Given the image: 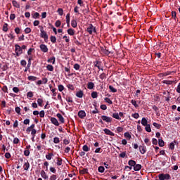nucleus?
<instances>
[{
  "mask_svg": "<svg viewBox=\"0 0 180 180\" xmlns=\"http://www.w3.org/2000/svg\"><path fill=\"white\" fill-rule=\"evenodd\" d=\"M39 27L41 32V37L44 39L46 43H47V41L49 40V35L47 34V32L44 31L43 26H39Z\"/></svg>",
  "mask_w": 180,
  "mask_h": 180,
  "instance_id": "1",
  "label": "nucleus"
},
{
  "mask_svg": "<svg viewBox=\"0 0 180 180\" xmlns=\"http://www.w3.org/2000/svg\"><path fill=\"white\" fill-rule=\"evenodd\" d=\"M15 58L16 57H19L20 55L23 54V50L19 44H16L15 45Z\"/></svg>",
  "mask_w": 180,
  "mask_h": 180,
  "instance_id": "2",
  "label": "nucleus"
},
{
  "mask_svg": "<svg viewBox=\"0 0 180 180\" xmlns=\"http://www.w3.org/2000/svg\"><path fill=\"white\" fill-rule=\"evenodd\" d=\"M103 122H105V123H112V117L106 115H102L101 119L99 120V123L103 124Z\"/></svg>",
  "mask_w": 180,
  "mask_h": 180,
  "instance_id": "3",
  "label": "nucleus"
},
{
  "mask_svg": "<svg viewBox=\"0 0 180 180\" xmlns=\"http://www.w3.org/2000/svg\"><path fill=\"white\" fill-rule=\"evenodd\" d=\"M86 32H88L90 34H94V33H96V27H94L92 24H89Z\"/></svg>",
  "mask_w": 180,
  "mask_h": 180,
  "instance_id": "4",
  "label": "nucleus"
},
{
  "mask_svg": "<svg viewBox=\"0 0 180 180\" xmlns=\"http://www.w3.org/2000/svg\"><path fill=\"white\" fill-rule=\"evenodd\" d=\"M158 178L160 180H169L171 179V175L169 174H160Z\"/></svg>",
  "mask_w": 180,
  "mask_h": 180,
  "instance_id": "5",
  "label": "nucleus"
},
{
  "mask_svg": "<svg viewBox=\"0 0 180 180\" xmlns=\"http://www.w3.org/2000/svg\"><path fill=\"white\" fill-rule=\"evenodd\" d=\"M39 49L42 53H49V48L47 47V45L41 44L39 45Z\"/></svg>",
  "mask_w": 180,
  "mask_h": 180,
  "instance_id": "6",
  "label": "nucleus"
},
{
  "mask_svg": "<svg viewBox=\"0 0 180 180\" xmlns=\"http://www.w3.org/2000/svg\"><path fill=\"white\" fill-rule=\"evenodd\" d=\"M77 116H79V119H84L86 117V112L84 110H79L77 113Z\"/></svg>",
  "mask_w": 180,
  "mask_h": 180,
  "instance_id": "7",
  "label": "nucleus"
},
{
  "mask_svg": "<svg viewBox=\"0 0 180 180\" xmlns=\"http://www.w3.org/2000/svg\"><path fill=\"white\" fill-rule=\"evenodd\" d=\"M50 120L52 124H54L55 126H60V123L58 122V120H56V117H51Z\"/></svg>",
  "mask_w": 180,
  "mask_h": 180,
  "instance_id": "8",
  "label": "nucleus"
},
{
  "mask_svg": "<svg viewBox=\"0 0 180 180\" xmlns=\"http://www.w3.org/2000/svg\"><path fill=\"white\" fill-rule=\"evenodd\" d=\"M103 131L105 134H107L108 136H115V133H113L112 131H110L108 129H104Z\"/></svg>",
  "mask_w": 180,
  "mask_h": 180,
  "instance_id": "9",
  "label": "nucleus"
},
{
  "mask_svg": "<svg viewBox=\"0 0 180 180\" xmlns=\"http://www.w3.org/2000/svg\"><path fill=\"white\" fill-rule=\"evenodd\" d=\"M24 171H29V168H30V164L29 161H26L23 165Z\"/></svg>",
  "mask_w": 180,
  "mask_h": 180,
  "instance_id": "10",
  "label": "nucleus"
},
{
  "mask_svg": "<svg viewBox=\"0 0 180 180\" xmlns=\"http://www.w3.org/2000/svg\"><path fill=\"white\" fill-rule=\"evenodd\" d=\"M139 151H140L141 154H146V153L147 151V148L146 146H140Z\"/></svg>",
  "mask_w": 180,
  "mask_h": 180,
  "instance_id": "11",
  "label": "nucleus"
},
{
  "mask_svg": "<svg viewBox=\"0 0 180 180\" xmlns=\"http://www.w3.org/2000/svg\"><path fill=\"white\" fill-rule=\"evenodd\" d=\"M59 122H60V123H64L65 121L64 120V117H63V115L60 113H58L56 115Z\"/></svg>",
  "mask_w": 180,
  "mask_h": 180,
  "instance_id": "12",
  "label": "nucleus"
},
{
  "mask_svg": "<svg viewBox=\"0 0 180 180\" xmlns=\"http://www.w3.org/2000/svg\"><path fill=\"white\" fill-rule=\"evenodd\" d=\"M87 88L88 89H94V88H95V84L92 82H88Z\"/></svg>",
  "mask_w": 180,
  "mask_h": 180,
  "instance_id": "13",
  "label": "nucleus"
},
{
  "mask_svg": "<svg viewBox=\"0 0 180 180\" xmlns=\"http://www.w3.org/2000/svg\"><path fill=\"white\" fill-rule=\"evenodd\" d=\"M12 4L14 6V8H18V9H19V8H20V4H19V3H18V1H16V0H13Z\"/></svg>",
  "mask_w": 180,
  "mask_h": 180,
  "instance_id": "14",
  "label": "nucleus"
},
{
  "mask_svg": "<svg viewBox=\"0 0 180 180\" xmlns=\"http://www.w3.org/2000/svg\"><path fill=\"white\" fill-rule=\"evenodd\" d=\"M76 96L77 98H82L84 96V91L80 90L76 93Z\"/></svg>",
  "mask_w": 180,
  "mask_h": 180,
  "instance_id": "15",
  "label": "nucleus"
},
{
  "mask_svg": "<svg viewBox=\"0 0 180 180\" xmlns=\"http://www.w3.org/2000/svg\"><path fill=\"white\" fill-rule=\"evenodd\" d=\"M175 82L174 81L172 80H164L162 81V84H166V85H172Z\"/></svg>",
  "mask_w": 180,
  "mask_h": 180,
  "instance_id": "16",
  "label": "nucleus"
},
{
  "mask_svg": "<svg viewBox=\"0 0 180 180\" xmlns=\"http://www.w3.org/2000/svg\"><path fill=\"white\" fill-rule=\"evenodd\" d=\"M56 165H58V167H60V166L63 165V159L62 158H57Z\"/></svg>",
  "mask_w": 180,
  "mask_h": 180,
  "instance_id": "17",
  "label": "nucleus"
},
{
  "mask_svg": "<svg viewBox=\"0 0 180 180\" xmlns=\"http://www.w3.org/2000/svg\"><path fill=\"white\" fill-rule=\"evenodd\" d=\"M140 169H141V165L136 164L135 166H134V170L140 171Z\"/></svg>",
  "mask_w": 180,
  "mask_h": 180,
  "instance_id": "18",
  "label": "nucleus"
},
{
  "mask_svg": "<svg viewBox=\"0 0 180 180\" xmlns=\"http://www.w3.org/2000/svg\"><path fill=\"white\" fill-rule=\"evenodd\" d=\"M112 117L114 119H117V120H120V117L119 116V113L117 112H113L112 115Z\"/></svg>",
  "mask_w": 180,
  "mask_h": 180,
  "instance_id": "19",
  "label": "nucleus"
},
{
  "mask_svg": "<svg viewBox=\"0 0 180 180\" xmlns=\"http://www.w3.org/2000/svg\"><path fill=\"white\" fill-rule=\"evenodd\" d=\"M128 165H129V167H135L136 165V161L133 160H130L128 162Z\"/></svg>",
  "mask_w": 180,
  "mask_h": 180,
  "instance_id": "20",
  "label": "nucleus"
},
{
  "mask_svg": "<svg viewBox=\"0 0 180 180\" xmlns=\"http://www.w3.org/2000/svg\"><path fill=\"white\" fill-rule=\"evenodd\" d=\"M148 121H147V119L146 117H143L141 120V124L143 126H147L148 124Z\"/></svg>",
  "mask_w": 180,
  "mask_h": 180,
  "instance_id": "21",
  "label": "nucleus"
},
{
  "mask_svg": "<svg viewBox=\"0 0 180 180\" xmlns=\"http://www.w3.org/2000/svg\"><path fill=\"white\" fill-rule=\"evenodd\" d=\"M48 63H52V64H56V57H51L49 59H48Z\"/></svg>",
  "mask_w": 180,
  "mask_h": 180,
  "instance_id": "22",
  "label": "nucleus"
},
{
  "mask_svg": "<svg viewBox=\"0 0 180 180\" xmlns=\"http://www.w3.org/2000/svg\"><path fill=\"white\" fill-rule=\"evenodd\" d=\"M145 130L146 131H148V133H151V125L150 124H148V125H145Z\"/></svg>",
  "mask_w": 180,
  "mask_h": 180,
  "instance_id": "23",
  "label": "nucleus"
},
{
  "mask_svg": "<svg viewBox=\"0 0 180 180\" xmlns=\"http://www.w3.org/2000/svg\"><path fill=\"white\" fill-rule=\"evenodd\" d=\"M54 155V154H53V153H49L47 155H46V160H51V158H53V156Z\"/></svg>",
  "mask_w": 180,
  "mask_h": 180,
  "instance_id": "24",
  "label": "nucleus"
},
{
  "mask_svg": "<svg viewBox=\"0 0 180 180\" xmlns=\"http://www.w3.org/2000/svg\"><path fill=\"white\" fill-rule=\"evenodd\" d=\"M41 176L44 178V179H47V178H49V176H47V175L46 174V172H44V170L41 171Z\"/></svg>",
  "mask_w": 180,
  "mask_h": 180,
  "instance_id": "25",
  "label": "nucleus"
},
{
  "mask_svg": "<svg viewBox=\"0 0 180 180\" xmlns=\"http://www.w3.org/2000/svg\"><path fill=\"white\" fill-rule=\"evenodd\" d=\"M68 33L70 34V36H74V34H75V31H74L73 29L70 28L68 30Z\"/></svg>",
  "mask_w": 180,
  "mask_h": 180,
  "instance_id": "26",
  "label": "nucleus"
},
{
  "mask_svg": "<svg viewBox=\"0 0 180 180\" xmlns=\"http://www.w3.org/2000/svg\"><path fill=\"white\" fill-rule=\"evenodd\" d=\"M50 40H51V43H53V44L57 42V38L56 37V36L51 35L50 37Z\"/></svg>",
  "mask_w": 180,
  "mask_h": 180,
  "instance_id": "27",
  "label": "nucleus"
},
{
  "mask_svg": "<svg viewBox=\"0 0 180 180\" xmlns=\"http://www.w3.org/2000/svg\"><path fill=\"white\" fill-rule=\"evenodd\" d=\"M98 171L101 174H103V172H105V167L103 166H99L98 168Z\"/></svg>",
  "mask_w": 180,
  "mask_h": 180,
  "instance_id": "28",
  "label": "nucleus"
},
{
  "mask_svg": "<svg viewBox=\"0 0 180 180\" xmlns=\"http://www.w3.org/2000/svg\"><path fill=\"white\" fill-rule=\"evenodd\" d=\"M28 81H37V77L35 76H29L27 77Z\"/></svg>",
  "mask_w": 180,
  "mask_h": 180,
  "instance_id": "29",
  "label": "nucleus"
},
{
  "mask_svg": "<svg viewBox=\"0 0 180 180\" xmlns=\"http://www.w3.org/2000/svg\"><path fill=\"white\" fill-rule=\"evenodd\" d=\"M104 101H105V102H106L107 103H109V105H113V101H112L110 100V98H108V97H105V98H104Z\"/></svg>",
  "mask_w": 180,
  "mask_h": 180,
  "instance_id": "30",
  "label": "nucleus"
},
{
  "mask_svg": "<svg viewBox=\"0 0 180 180\" xmlns=\"http://www.w3.org/2000/svg\"><path fill=\"white\" fill-rule=\"evenodd\" d=\"M166 102H169V99H171V95L169 94V91H167V94L165 96Z\"/></svg>",
  "mask_w": 180,
  "mask_h": 180,
  "instance_id": "31",
  "label": "nucleus"
},
{
  "mask_svg": "<svg viewBox=\"0 0 180 180\" xmlns=\"http://www.w3.org/2000/svg\"><path fill=\"white\" fill-rule=\"evenodd\" d=\"M71 26H72V27H74V28L77 27V20H72L71 21Z\"/></svg>",
  "mask_w": 180,
  "mask_h": 180,
  "instance_id": "32",
  "label": "nucleus"
},
{
  "mask_svg": "<svg viewBox=\"0 0 180 180\" xmlns=\"http://www.w3.org/2000/svg\"><path fill=\"white\" fill-rule=\"evenodd\" d=\"M91 98H93V99H96V98H98V92L93 91L91 93Z\"/></svg>",
  "mask_w": 180,
  "mask_h": 180,
  "instance_id": "33",
  "label": "nucleus"
},
{
  "mask_svg": "<svg viewBox=\"0 0 180 180\" xmlns=\"http://www.w3.org/2000/svg\"><path fill=\"white\" fill-rule=\"evenodd\" d=\"M109 89H110V92H113V93L117 92V89H115L113 87V86H112V85L109 86Z\"/></svg>",
  "mask_w": 180,
  "mask_h": 180,
  "instance_id": "34",
  "label": "nucleus"
},
{
  "mask_svg": "<svg viewBox=\"0 0 180 180\" xmlns=\"http://www.w3.org/2000/svg\"><path fill=\"white\" fill-rule=\"evenodd\" d=\"M7 36H8V39H11V40H15V35H13L12 32L10 34H7Z\"/></svg>",
  "mask_w": 180,
  "mask_h": 180,
  "instance_id": "35",
  "label": "nucleus"
},
{
  "mask_svg": "<svg viewBox=\"0 0 180 180\" xmlns=\"http://www.w3.org/2000/svg\"><path fill=\"white\" fill-rule=\"evenodd\" d=\"M2 30H3V32H8V23H4V25H3Z\"/></svg>",
  "mask_w": 180,
  "mask_h": 180,
  "instance_id": "36",
  "label": "nucleus"
},
{
  "mask_svg": "<svg viewBox=\"0 0 180 180\" xmlns=\"http://www.w3.org/2000/svg\"><path fill=\"white\" fill-rule=\"evenodd\" d=\"M124 136L126 139H128L129 140H130V139H131V135H130V133H129V132H125L124 134Z\"/></svg>",
  "mask_w": 180,
  "mask_h": 180,
  "instance_id": "37",
  "label": "nucleus"
},
{
  "mask_svg": "<svg viewBox=\"0 0 180 180\" xmlns=\"http://www.w3.org/2000/svg\"><path fill=\"white\" fill-rule=\"evenodd\" d=\"M158 144L160 147H164V140H162V139H159Z\"/></svg>",
  "mask_w": 180,
  "mask_h": 180,
  "instance_id": "38",
  "label": "nucleus"
},
{
  "mask_svg": "<svg viewBox=\"0 0 180 180\" xmlns=\"http://www.w3.org/2000/svg\"><path fill=\"white\" fill-rule=\"evenodd\" d=\"M82 150H83V151L86 153V152L89 151L90 148L86 145H84L82 147Z\"/></svg>",
  "mask_w": 180,
  "mask_h": 180,
  "instance_id": "39",
  "label": "nucleus"
},
{
  "mask_svg": "<svg viewBox=\"0 0 180 180\" xmlns=\"http://www.w3.org/2000/svg\"><path fill=\"white\" fill-rule=\"evenodd\" d=\"M46 69L48 70V71H54V67H53V65H48L46 66Z\"/></svg>",
  "mask_w": 180,
  "mask_h": 180,
  "instance_id": "40",
  "label": "nucleus"
},
{
  "mask_svg": "<svg viewBox=\"0 0 180 180\" xmlns=\"http://www.w3.org/2000/svg\"><path fill=\"white\" fill-rule=\"evenodd\" d=\"M57 12L58 15H60V16H63V15H64V11L63 10V8H58Z\"/></svg>",
  "mask_w": 180,
  "mask_h": 180,
  "instance_id": "41",
  "label": "nucleus"
},
{
  "mask_svg": "<svg viewBox=\"0 0 180 180\" xmlns=\"http://www.w3.org/2000/svg\"><path fill=\"white\" fill-rule=\"evenodd\" d=\"M24 155H25V157H29V155H30V150L25 149Z\"/></svg>",
  "mask_w": 180,
  "mask_h": 180,
  "instance_id": "42",
  "label": "nucleus"
},
{
  "mask_svg": "<svg viewBox=\"0 0 180 180\" xmlns=\"http://www.w3.org/2000/svg\"><path fill=\"white\" fill-rule=\"evenodd\" d=\"M154 127H155L156 129H161V124H158L157 122H153V123Z\"/></svg>",
  "mask_w": 180,
  "mask_h": 180,
  "instance_id": "43",
  "label": "nucleus"
},
{
  "mask_svg": "<svg viewBox=\"0 0 180 180\" xmlns=\"http://www.w3.org/2000/svg\"><path fill=\"white\" fill-rule=\"evenodd\" d=\"M39 16H40V13L36 12L32 15V18L34 19H39Z\"/></svg>",
  "mask_w": 180,
  "mask_h": 180,
  "instance_id": "44",
  "label": "nucleus"
},
{
  "mask_svg": "<svg viewBox=\"0 0 180 180\" xmlns=\"http://www.w3.org/2000/svg\"><path fill=\"white\" fill-rule=\"evenodd\" d=\"M73 68L76 70V71H78L79 68H81V66L79 65V64L76 63L74 65Z\"/></svg>",
  "mask_w": 180,
  "mask_h": 180,
  "instance_id": "45",
  "label": "nucleus"
},
{
  "mask_svg": "<svg viewBox=\"0 0 180 180\" xmlns=\"http://www.w3.org/2000/svg\"><path fill=\"white\" fill-rule=\"evenodd\" d=\"M37 103H38L39 106H41V107L43 106V99L38 98Z\"/></svg>",
  "mask_w": 180,
  "mask_h": 180,
  "instance_id": "46",
  "label": "nucleus"
},
{
  "mask_svg": "<svg viewBox=\"0 0 180 180\" xmlns=\"http://www.w3.org/2000/svg\"><path fill=\"white\" fill-rule=\"evenodd\" d=\"M55 26L56 27H60V26H61V21L60 20H56Z\"/></svg>",
  "mask_w": 180,
  "mask_h": 180,
  "instance_id": "47",
  "label": "nucleus"
},
{
  "mask_svg": "<svg viewBox=\"0 0 180 180\" xmlns=\"http://www.w3.org/2000/svg\"><path fill=\"white\" fill-rule=\"evenodd\" d=\"M169 147L170 150H174L175 149V143H174V142L170 143Z\"/></svg>",
  "mask_w": 180,
  "mask_h": 180,
  "instance_id": "48",
  "label": "nucleus"
},
{
  "mask_svg": "<svg viewBox=\"0 0 180 180\" xmlns=\"http://www.w3.org/2000/svg\"><path fill=\"white\" fill-rule=\"evenodd\" d=\"M99 78L101 79H105L106 78V74L105 72H103L100 75Z\"/></svg>",
  "mask_w": 180,
  "mask_h": 180,
  "instance_id": "49",
  "label": "nucleus"
},
{
  "mask_svg": "<svg viewBox=\"0 0 180 180\" xmlns=\"http://www.w3.org/2000/svg\"><path fill=\"white\" fill-rule=\"evenodd\" d=\"M53 143L55 144H58V143H60V139L58 137L53 138Z\"/></svg>",
  "mask_w": 180,
  "mask_h": 180,
  "instance_id": "50",
  "label": "nucleus"
},
{
  "mask_svg": "<svg viewBox=\"0 0 180 180\" xmlns=\"http://www.w3.org/2000/svg\"><path fill=\"white\" fill-rule=\"evenodd\" d=\"M68 89H71V91L75 90V87L72 84H68Z\"/></svg>",
  "mask_w": 180,
  "mask_h": 180,
  "instance_id": "51",
  "label": "nucleus"
},
{
  "mask_svg": "<svg viewBox=\"0 0 180 180\" xmlns=\"http://www.w3.org/2000/svg\"><path fill=\"white\" fill-rule=\"evenodd\" d=\"M131 103H132L135 108H139V105H137V102L136 101V100H131Z\"/></svg>",
  "mask_w": 180,
  "mask_h": 180,
  "instance_id": "52",
  "label": "nucleus"
},
{
  "mask_svg": "<svg viewBox=\"0 0 180 180\" xmlns=\"http://www.w3.org/2000/svg\"><path fill=\"white\" fill-rule=\"evenodd\" d=\"M132 117H134V119H139V117H140V115L137 112L132 114Z\"/></svg>",
  "mask_w": 180,
  "mask_h": 180,
  "instance_id": "53",
  "label": "nucleus"
},
{
  "mask_svg": "<svg viewBox=\"0 0 180 180\" xmlns=\"http://www.w3.org/2000/svg\"><path fill=\"white\" fill-rule=\"evenodd\" d=\"M66 23L67 25H70V13L66 15Z\"/></svg>",
  "mask_w": 180,
  "mask_h": 180,
  "instance_id": "54",
  "label": "nucleus"
},
{
  "mask_svg": "<svg viewBox=\"0 0 180 180\" xmlns=\"http://www.w3.org/2000/svg\"><path fill=\"white\" fill-rule=\"evenodd\" d=\"M26 64H27V63L26 62V60H22L20 61V65H22V67H26Z\"/></svg>",
  "mask_w": 180,
  "mask_h": 180,
  "instance_id": "55",
  "label": "nucleus"
},
{
  "mask_svg": "<svg viewBox=\"0 0 180 180\" xmlns=\"http://www.w3.org/2000/svg\"><path fill=\"white\" fill-rule=\"evenodd\" d=\"M66 101H67V102H68V103H72V102H74V101H72V98H71V97H70V96H68V97L66 98Z\"/></svg>",
  "mask_w": 180,
  "mask_h": 180,
  "instance_id": "56",
  "label": "nucleus"
},
{
  "mask_svg": "<svg viewBox=\"0 0 180 180\" xmlns=\"http://www.w3.org/2000/svg\"><path fill=\"white\" fill-rule=\"evenodd\" d=\"M56 179H57V175L56 174H52L49 178V180H56Z\"/></svg>",
  "mask_w": 180,
  "mask_h": 180,
  "instance_id": "57",
  "label": "nucleus"
},
{
  "mask_svg": "<svg viewBox=\"0 0 180 180\" xmlns=\"http://www.w3.org/2000/svg\"><path fill=\"white\" fill-rule=\"evenodd\" d=\"M80 174H88V169L84 168L82 170H80Z\"/></svg>",
  "mask_w": 180,
  "mask_h": 180,
  "instance_id": "58",
  "label": "nucleus"
},
{
  "mask_svg": "<svg viewBox=\"0 0 180 180\" xmlns=\"http://www.w3.org/2000/svg\"><path fill=\"white\" fill-rule=\"evenodd\" d=\"M45 112H44V110H41L40 112H39V117H44V116H45Z\"/></svg>",
  "mask_w": 180,
  "mask_h": 180,
  "instance_id": "59",
  "label": "nucleus"
},
{
  "mask_svg": "<svg viewBox=\"0 0 180 180\" xmlns=\"http://www.w3.org/2000/svg\"><path fill=\"white\" fill-rule=\"evenodd\" d=\"M122 131H123V127H117V133H122Z\"/></svg>",
  "mask_w": 180,
  "mask_h": 180,
  "instance_id": "60",
  "label": "nucleus"
},
{
  "mask_svg": "<svg viewBox=\"0 0 180 180\" xmlns=\"http://www.w3.org/2000/svg\"><path fill=\"white\" fill-rule=\"evenodd\" d=\"M19 139L18 138H14L13 143V144H19Z\"/></svg>",
  "mask_w": 180,
  "mask_h": 180,
  "instance_id": "61",
  "label": "nucleus"
},
{
  "mask_svg": "<svg viewBox=\"0 0 180 180\" xmlns=\"http://www.w3.org/2000/svg\"><path fill=\"white\" fill-rule=\"evenodd\" d=\"M15 110L18 115H20V107H15Z\"/></svg>",
  "mask_w": 180,
  "mask_h": 180,
  "instance_id": "62",
  "label": "nucleus"
},
{
  "mask_svg": "<svg viewBox=\"0 0 180 180\" xmlns=\"http://www.w3.org/2000/svg\"><path fill=\"white\" fill-rule=\"evenodd\" d=\"M27 98H32V97H33V92L29 91V92L27 94Z\"/></svg>",
  "mask_w": 180,
  "mask_h": 180,
  "instance_id": "63",
  "label": "nucleus"
},
{
  "mask_svg": "<svg viewBox=\"0 0 180 180\" xmlns=\"http://www.w3.org/2000/svg\"><path fill=\"white\" fill-rule=\"evenodd\" d=\"M13 91L15 92V94H19L20 89L18 87H13Z\"/></svg>",
  "mask_w": 180,
  "mask_h": 180,
  "instance_id": "64",
  "label": "nucleus"
}]
</instances>
